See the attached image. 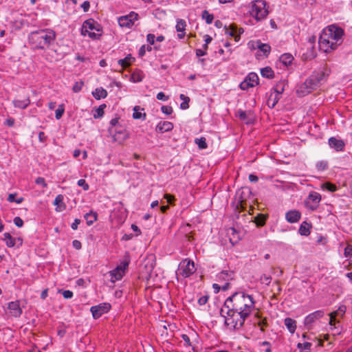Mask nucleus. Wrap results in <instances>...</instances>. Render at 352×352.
I'll use <instances>...</instances> for the list:
<instances>
[{"mask_svg":"<svg viewBox=\"0 0 352 352\" xmlns=\"http://www.w3.org/2000/svg\"><path fill=\"white\" fill-rule=\"evenodd\" d=\"M261 346L263 347L264 352H272L271 344L267 341H263L260 344Z\"/></svg>","mask_w":352,"mask_h":352,"instance_id":"49530a36","label":"nucleus"},{"mask_svg":"<svg viewBox=\"0 0 352 352\" xmlns=\"http://www.w3.org/2000/svg\"><path fill=\"white\" fill-rule=\"evenodd\" d=\"M267 218L263 214H258L254 219V222L257 226H263L265 225Z\"/></svg>","mask_w":352,"mask_h":352,"instance_id":"a19ab883","label":"nucleus"},{"mask_svg":"<svg viewBox=\"0 0 352 352\" xmlns=\"http://www.w3.org/2000/svg\"><path fill=\"white\" fill-rule=\"evenodd\" d=\"M81 8L83 9L84 12H87L90 8V3L88 1H85L81 5Z\"/></svg>","mask_w":352,"mask_h":352,"instance_id":"774afa93","label":"nucleus"},{"mask_svg":"<svg viewBox=\"0 0 352 352\" xmlns=\"http://www.w3.org/2000/svg\"><path fill=\"white\" fill-rule=\"evenodd\" d=\"M131 78L134 82H141L142 80V77L139 74H135V73L131 75Z\"/></svg>","mask_w":352,"mask_h":352,"instance_id":"69168bd1","label":"nucleus"},{"mask_svg":"<svg viewBox=\"0 0 352 352\" xmlns=\"http://www.w3.org/2000/svg\"><path fill=\"white\" fill-rule=\"evenodd\" d=\"M83 85H84V82L82 80L76 82L72 87V91L74 93H78L81 91Z\"/></svg>","mask_w":352,"mask_h":352,"instance_id":"c03bdc74","label":"nucleus"},{"mask_svg":"<svg viewBox=\"0 0 352 352\" xmlns=\"http://www.w3.org/2000/svg\"><path fill=\"white\" fill-rule=\"evenodd\" d=\"M201 16L203 19H205L207 24H211L214 20V15L212 14H210L206 10L202 12Z\"/></svg>","mask_w":352,"mask_h":352,"instance_id":"4c0bfd02","label":"nucleus"},{"mask_svg":"<svg viewBox=\"0 0 352 352\" xmlns=\"http://www.w3.org/2000/svg\"><path fill=\"white\" fill-rule=\"evenodd\" d=\"M284 324L291 333H294L296 329V322L292 318H286L284 320Z\"/></svg>","mask_w":352,"mask_h":352,"instance_id":"bb28decb","label":"nucleus"},{"mask_svg":"<svg viewBox=\"0 0 352 352\" xmlns=\"http://www.w3.org/2000/svg\"><path fill=\"white\" fill-rule=\"evenodd\" d=\"M311 343L310 342H305L302 344L301 343H298L297 344V347L298 349H305V350H310L311 349Z\"/></svg>","mask_w":352,"mask_h":352,"instance_id":"de8ad7c7","label":"nucleus"},{"mask_svg":"<svg viewBox=\"0 0 352 352\" xmlns=\"http://www.w3.org/2000/svg\"><path fill=\"white\" fill-rule=\"evenodd\" d=\"M322 189H325L329 192H333L338 190V188L337 186L331 182H327L321 185Z\"/></svg>","mask_w":352,"mask_h":352,"instance_id":"f704fd0d","label":"nucleus"},{"mask_svg":"<svg viewBox=\"0 0 352 352\" xmlns=\"http://www.w3.org/2000/svg\"><path fill=\"white\" fill-rule=\"evenodd\" d=\"M4 241L8 248H12L16 245V239L13 238L9 232L3 234Z\"/></svg>","mask_w":352,"mask_h":352,"instance_id":"72a5a7b5","label":"nucleus"},{"mask_svg":"<svg viewBox=\"0 0 352 352\" xmlns=\"http://www.w3.org/2000/svg\"><path fill=\"white\" fill-rule=\"evenodd\" d=\"M164 198L166 199L167 202L170 204H173L174 201L176 200L175 197L170 194H165Z\"/></svg>","mask_w":352,"mask_h":352,"instance_id":"6e6d98bb","label":"nucleus"},{"mask_svg":"<svg viewBox=\"0 0 352 352\" xmlns=\"http://www.w3.org/2000/svg\"><path fill=\"white\" fill-rule=\"evenodd\" d=\"M346 307L345 305H340V306L338 307V309L336 311H334V312H333V313L336 316H338V315H339V314H340V315H342H342L346 312Z\"/></svg>","mask_w":352,"mask_h":352,"instance_id":"3c124183","label":"nucleus"},{"mask_svg":"<svg viewBox=\"0 0 352 352\" xmlns=\"http://www.w3.org/2000/svg\"><path fill=\"white\" fill-rule=\"evenodd\" d=\"M256 47L252 44L253 48H258L262 52L265 57H267L271 52V46L267 43H263L261 41H257Z\"/></svg>","mask_w":352,"mask_h":352,"instance_id":"412c9836","label":"nucleus"},{"mask_svg":"<svg viewBox=\"0 0 352 352\" xmlns=\"http://www.w3.org/2000/svg\"><path fill=\"white\" fill-rule=\"evenodd\" d=\"M195 142L198 145L199 149H206L208 147L206 139L204 137L196 138Z\"/></svg>","mask_w":352,"mask_h":352,"instance_id":"58836bf2","label":"nucleus"},{"mask_svg":"<svg viewBox=\"0 0 352 352\" xmlns=\"http://www.w3.org/2000/svg\"><path fill=\"white\" fill-rule=\"evenodd\" d=\"M129 258L126 257L116 269L110 272L111 281L115 283L116 280L122 279L124 275V271L129 264Z\"/></svg>","mask_w":352,"mask_h":352,"instance_id":"1a4fd4ad","label":"nucleus"},{"mask_svg":"<svg viewBox=\"0 0 352 352\" xmlns=\"http://www.w3.org/2000/svg\"><path fill=\"white\" fill-rule=\"evenodd\" d=\"M179 98L183 101L180 104V108L183 110H186L189 108L190 98L182 94L179 96Z\"/></svg>","mask_w":352,"mask_h":352,"instance_id":"c9c22d12","label":"nucleus"},{"mask_svg":"<svg viewBox=\"0 0 352 352\" xmlns=\"http://www.w3.org/2000/svg\"><path fill=\"white\" fill-rule=\"evenodd\" d=\"M140 107L139 106H135L133 108V118L134 119H142L144 120L146 119V115L145 113H141L140 112Z\"/></svg>","mask_w":352,"mask_h":352,"instance_id":"e433bc0d","label":"nucleus"},{"mask_svg":"<svg viewBox=\"0 0 352 352\" xmlns=\"http://www.w3.org/2000/svg\"><path fill=\"white\" fill-rule=\"evenodd\" d=\"M179 270L183 277L188 278L196 271L195 263L189 258H185L180 262Z\"/></svg>","mask_w":352,"mask_h":352,"instance_id":"6e6552de","label":"nucleus"},{"mask_svg":"<svg viewBox=\"0 0 352 352\" xmlns=\"http://www.w3.org/2000/svg\"><path fill=\"white\" fill-rule=\"evenodd\" d=\"M324 311L322 310H317L314 311L309 315H307L304 321V324L305 326L311 325L314 322H315L317 320L322 318L324 316Z\"/></svg>","mask_w":352,"mask_h":352,"instance_id":"2eb2a0df","label":"nucleus"},{"mask_svg":"<svg viewBox=\"0 0 352 352\" xmlns=\"http://www.w3.org/2000/svg\"><path fill=\"white\" fill-rule=\"evenodd\" d=\"M108 95L107 91L102 87H98L92 91V96L96 100L107 98Z\"/></svg>","mask_w":352,"mask_h":352,"instance_id":"5701e85b","label":"nucleus"},{"mask_svg":"<svg viewBox=\"0 0 352 352\" xmlns=\"http://www.w3.org/2000/svg\"><path fill=\"white\" fill-rule=\"evenodd\" d=\"M279 60L280 62L282 63L284 65L288 66L292 64L294 60V57L291 54L285 53L280 56Z\"/></svg>","mask_w":352,"mask_h":352,"instance_id":"c85d7f7f","label":"nucleus"},{"mask_svg":"<svg viewBox=\"0 0 352 352\" xmlns=\"http://www.w3.org/2000/svg\"><path fill=\"white\" fill-rule=\"evenodd\" d=\"M56 34L51 29H43L30 33L28 36L29 43L36 50L48 48L56 40Z\"/></svg>","mask_w":352,"mask_h":352,"instance_id":"7ed1b4c3","label":"nucleus"},{"mask_svg":"<svg viewBox=\"0 0 352 352\" xmlns=\"http://www.w3.org/2000/svg\"><path fill=\"white\" fill-rule=\"evenodd\" d=\"M300 218L301 212L298 210H291L285 214V219L290 223H297Z\"/></svg>","mask_w":352,"mask_h":352,"instance_id":"6ab92c4d","label":"nucleus"},{"mask_svg":"<svg viewBox=\"0 0 352 352\" xmlns=\"http://www.w3.org/2000/svg\"><path fill=\"white\" fill-rule=\"evenodd\" d=\"M107 107L105 104H100L98 107L94 108L93 116L95 119L101 118L104 114V109Z\"/></svg>","mask_w":352,"mask_h":352,"instance_id":"2f4dec72","label":"nucleus"},{"mask_svg":"<svg viewBox=\"0 0 352 352\" xmlns=\"http://www.w3.org/2000/svg\"><path fill=\"white\" fill-rule=\"evenodd\" d=\"M77 184L79 186L82 187L84 190H88L89 188V184L84 179H79Z\"/></svg>","mask_w":352,"mask_h":352,"instance_id":"09e8293b","label":"nucleus"},{"mask_svg":"<svg viewBox=\"0 0 352 352\" xmlns=\"http://www.w3.org/2000/svg\"><path fill=\"white\" fill-rule=\"evenodd\" d=\"M72 245L76 250H80L82 248L81 242L76 239L72 241Z\"/></svg>","mask_w":352,"mask_h":352,"instance_id":"0e129e2a","label":"nucleus"},{"mask_svg":"<svg viewBox=\"0 0 352 352\" xmlns=\"http://www.w3.org/2000/svg\"><path fill=\"white\" fill-rule=\"evenodd\" d=\"M81 220L80 219H76L72 223L71 228L72 230H76L78 229V225L80 223Z\"/></svg>","mask_w":352,"mask_h":352,"instance_id":"338daca9","label":"nucleus"},{"mask_svg":"<svg viewBox=\"0 0 352 352\" xmlns=\"http://www.w3.org/2000/svg\"><path fill=\"white\" fill-rule=\"evenodd\" d=\"M254 296L243 291L236 292L227 298L220 314L224 318L225 325L234 330L241 329L245 320L256 310Z\"/></svg>","mask_w":352,"mask_h":352,"instance_id":"f257e3e1","label":"nucleus"},{"mask_svg":"<svg viewBox=\"0 0 352 352\" xmlns=\"http://www.w3.org/2000/svg\"><path fill=\"white\" fill-rule=\"evenodd\" d=\"M237 115L241 120H245V119L247 118L245 111H244L241 109L238 110Z\"/></svg>","mask_w":352,"mask_h":352,"instance_id":"e2e57ef3","label":"nucleus"},{"mask_svg":"<svg viewBox=\"0 0 352 352\" xmlns=\"http://www.w3.org/2000/svg\"><path fill=\"white\" fill-rule=\"evenodd\" d=\"M280 98H281V96L278 95L277 94H274L273 92L271 93V94L270 95V96L267 100V106L271 109L274 108V107L278 103V102L279 101Z\"/></svg>","mask_w":352,"mask_h":352,"instance_id":"b1692460","label":"nucleus"},{"mask_svg":"<svg viewBox=\"0 0 352 352\" xmlns=\"http://www.w3.org/2000/svg\"><path fill=\"white\" fill-rule=\"evenodd\" d=\"M261 74L263 77L272 79L274 77V72L270 67H265L261 69Z\"/></svg>","mask_w":352,"mask_h":352,"instance_id":"7c9ffc66","label":"nucleus"},{"mask_svg":"<svg viewBox=\"0 0 352 352\" xmlns=\"http://www.w3.org/2000/svg\"><path fill=\"white\" fill-rule=\"evenodd\" d=\"M181 338H182V340L185 342L184 346H192V343L190 342V338H189V336L188 335L182 334L181 336Z\"/></svg>","mask_w":352,"mask_h":352,"instance_id":"5fc2aeb1","label":"nucleus"},{"mask_svg":"<svg viewBox=\"0 0 352 352\" xmlns=\"http://www.w3.org/2000/svg\"><path fill=\"white\" fill-rule=\"evenodd\" d=\"M35 183L38 185H41L43 188L47 187V184L45 182V179L42 177H37L35 180Z\"/></svg>","mask_w":352,"mask_h":352,"instance_id":"864d4df0","label":"nucleus"},{"mask_svg":"<svg viewBox=\"0 0 352 352\" xmlns=\"http://www.w3.org/2000/svg\"><path fill=\"white\" fill-rule=\"evenodd\" d=\"M321 201V195L319 192L311 191L305 201L306 206L311 210L314 211L318 207Z\"/></svg>","mask_w":352,"mask_h":352,"instance_id":"4468645a","label":"nucleus"},{"mask_svg":"<svg viewBox=\"0 0 352 352\" xmlns=\"http://www.w3.org/2000/svg\"><path fill=\"white\" fill-rule=\"evenodd\" d=\"M8 309L10 315L15 318H19L23 311L20 307L19 301H12L8 303Z\"/></svg>","mask_w":352,"mask_h":352,"instance_id":"dca6fc26","label":"nucleus"},{"mask_svg":"<svg viewBox=\"0 0 352 352\" xmlns=\"http://www.w3.org/2000/svg\"><path fill=\"white\" fill-rule=\"evenodd\" d=\"M259 83L258 75L254 72L248 74L245 79L240 83L239 87L242 90H248L250 87H254Z\"/></svg>","mask_w":352,"mask_h":352,"instance_id":"9b49d317","label":"nucleus"},{"mask_svg":"<svg viewBox=\"0 0 352 352\" xmlns=\"http://www.w3.org/2000/svg\"><path fill=\"white\" fill-rule=\"evenodd\" d=\"M226 34H228L229 35H230L231 36H236V25H234V24H232L230 25V30L228 29H226Z\"/></svg>","mask_w":352,"mask_h":352,"instance_id":"a18cd8bd","label":"nucleus"},{"mask_svg":"<svg viewBox=\"0 0 352 352\" xmlns=\"http://www.w3.org/2000/svg\"><path fill=\"white\" fill-rule=\"evenodd\" d=\"M64 197L63 195H58L54 201V205L57 206L56 208V211L57 212H62L66 209V205L63 201Z\"/></svg>","mask_w":352,"mask_h":352,"instance_id":"4be33fe9","label":"nucleus"},{"mask_svg":"<svg viewBox=\"0 0 352 352\" xmlns=\"http://www.w3.org/2000/svg\"><path fill=\"white\" fill-rule=\"evenodd\" d=\"M13 104L14 106L16 108L25 109L30 104V100L29 97H27L24 100H14Z\"/></svg>","mask_w":352,"mask_h":352,"instance_id":"a878e982","label":"nucleus"},{"mask_svg":"<svg viewBox=\"0 0 352 352\" xmlns=\"http://www.w3.org/2000/svg\"><path fill=\"white\" fill-rule=\"evenodd\" d=\"M13 221H14V223L15 224V226L19 228H21L23 226V221L19 217H14Z\"/></svg>","mask_w":352,"mask_h":352,"instance_id":"13d9d810","label":"nucleus"},{"mask_svg":"<svg viewBox=\"0 0 352 352\" xmlns=\"http://www.w3.org/2000/svg\"><path fill=\"white\" fill-rule=\"evenodd\" d=\"M186 26V23L184 19H178L175 28L178 32H183L185 31Z\"/></svg>","mask_w":352,"mask_h":352,"instance_id":"79ce46f5","label":"nucleus"},{"mask_svg":"<svg viewBox=\"0 0 352 352\" xmlns=\"http://www.w3.org/2000/svg\"><path fill=\"white\" fill-rule=\"evenodd\" d=\"M63 296L65 299H70L73 297L74 294L70 290H64L63 292Z\"/></svg>","mask_w":352,"mask_h":352,"instance_id":"052dcab7","label":"nucleus"},{"mask_svg":"<svg viewBox=\"0 0 352 352\" xmlns=\"http://www.w3.org/2000/svg\"><path fill=\"white\" fill-rule=\"evenodd\" d=\"M329 164L327 161L321 160L318 161L316 164V168L319 171H324L328 168Z\"/></svg>","mask_w":352,"mask_h":352,"instance_id":"ea45409f","label":"nucleus"},{"mask_svg":"<svg viewBox=\"0 0 352 352\" xmlns=\"http://www.w3.org/2000/svg\"><path fill=\"white\" fill-rule=\"evenodd\" d=\"M157 99L159 100L166 101L168 99V96H166L164 92L161 91L157 94Z\"/></svg>","mask_w":352,"mask_h":352,"instance_id":"680f3d73","label":"nucleus"},{"mask_svg":"<svg viewBox=\"0 0 352 352\" xmlns=\"http://www.w3.org/2000/svg\"><path fill=\"white\" fill-rule=\"evenodd\" d=\"M111 305L109 302H102L98 305L92 306L90 311L94 319H98L101 317L104 314L110 311Z\"/></svg>","mask_w":352,"mask_h":352,"instance_id":"ddd939ff","label":"nucleus"},{"mask_svg":"<svg viewBox=\"0 0 352 352\" xmlns=\"http://www.w3.org/2000/svg\"><path fill=\"white\" fill-rule=\"evenodd\" d=\"M89 30H96L97 32L100 31V25L97 22H96L93 19H89L83 23L81 33L83 35H86V34L87 33L90 38L94 39H98L101 35L100 34L90 32Z\"/></svg>","mask_w":352,"mask_h":352,"instance_id":"423d86ee","label":"nucleus"},{"mask_svg":"<svg viewBox=\"0 0 352 352\" xmlns=\"http://www.w3.org/2000/svg\"><path fill=\"white\" fill-rule=\"evenodd\" d=\"M161 111L163 113L168 116L170 115L173 111V108L170 106H162L161 107Z\"/></svg>","mask_w":352,"mask_h":352,"instance_id":"8fccbe9b","label":"nucleus"},{"mask_svg":"<svg viewBox=\"0 0 352 352\" xmlns=\"http://www.w3.org/2000/svg\"><path fill=\"white\" fill-rule=\"evenodd\" d=\"M267 3L263 0H256L251 3L250 14L257 21L266 18L269 12L266 8Z\"/></svg>","mask_w":352,"mask_h":352,"instance_id":"20e7f679","label":"nucleus"},{"mask_svg":"<svg viewBox=\"0 0 352 352\" xmlns=\"http://www.w3.org/2000/svg\"><path fill=\"white\" fill-rule=\"evenodd\" d=\"M209 296L208 295L203 296L198 299V303L202 306L207 303Z\"/></svg>","mask_w":352,"mask_h":352,"instance_id":"4d7b16f0","label":"nucleus"},{"mask_svg":"<svg viewBox=\"0 0 352 352\" xmlns=\"http://www.w3.org/2000/svg\"><path fill=\"white\" fill-rule=\"evenodd\" d=\"M329 75V71L324 65L315 69L309 77L297 89V94L304 96L318 89Z\"/></svg>","mask_w":352,"mask_h":352,"instance_id":"f03ea898","label":"nucleus"},{"mask_svg":"<svg viewBox=\"0 0 352 352\" xmlns=\"http://www.w3.org/2000/svg\"><path fill=\"white\" fill-rule=\"evenodd\" d=\"M329 35L324 31L323 34L320 36L318 43L320 47L322 49L324 52H328L331 49V39L328 38Z\"/></svg>","mask_w":352,"mask_h":352,"instance_id":"a211bd4d","label":"nucleus"},{"mask_svg":"<svg viewBox=\"0 0 352 352\" xmlns=\"http://www.w3.org/2000/svg\"><path fill=\"white\" fill-rule=\"evenodd\" d=\"M325 31L329 35L328 38L331 39V49H336L342 43L344 30L336 25H330Z\"/></svg>","mask_w":352,"mask_h":352,"instance_id":"39448f33","label":"nucleus"},{"mask_svg":"<svg viewBox=\"0 0 352 352\" xmlns=\"http://www.w3.org/2000/svg\"><path fill=\"white\" fill-rule=\"evenodd\" d=\"M272 277L270 276H268L267 274H263L261 276V281L263 283H265L266 285H269L271 283Z\"/></svg>","mask_w":352,"mask_h":352,"instance_id":"603ef678","label":"nucleus"},{"mask_svg":"<svg viewBox=\"0 0 352 352\" xmlns=\"http://www.w3.org/2000/svg\"><path fill=\"white\" fill-rule=\"evenodd\" d=\"M256 310V311L252 314V316L250 321L253 326L258 327L260 331L264 333L265 329L268 327L267 318L264 317L257 309Z\"/></svg>","mask_w":352,"mask_h":352,"instance_id":"0eeeda50","label":"nucleus"},{"mask_svg":"<svg viewBox=\"0 0 352 352\" xmlns=\"http://www.w3.org/2000/svg\"><path fill=\"white\" fill-rule=\"evenodd\" d=\"M311 228V224L307 221H303L298 229V232L302 236H308L310 234Z\"/></svg>","mask_w":352,"mask_h":352,"instance_id":"393cba45","label":"nucleus"},{"mask_svg":"<svg viewBox=\"0 0 352 352\" xmlns=\"http://www.w3.org/2000/svg\"><path fill=\"white\" fill-rule=\"evenodd\" d=\"M328 143L329 146L337 152L343 151L345 147L344 142L342 140L337 139L335 137L330 138Z\"/></svg>","mask_w":352,"mask_h":352,"instance_id":"f3484780","label":"nucleus"},{"mask_svg":"<svg viewBox=\"0 0 352 352\" xmlns=\"http://www.w3.org/2000/svg\"><path fill=\"white\" fill-rule=\"evenodd\" d=\"M252 196V190L248 187H243L236 192V199L237 207L244 208L246 206L247 200Z\"/></svg>","mask_w":352,"mask_h":352,"instance_id":"9d476101","label":"nucleus"},{"mask_svg":"<svg viewBox=\"0 0 352 352\" xmlns=\"http://www.w3.org/2000/svg\"><path fill=\"white\" fill-rule=\"evenodd\" d=\"M65 111V106L63 104H60L58 109L55 111V117L57 120H59L63 115Z\"/></svg>","mask_w":352,"mask_h":352,"instance_id":"37998d69","label":"nucleus"},{"mask_svg":"<svg viewBox=\"0 0 352 352\" xmlns=\"http://www.w3.org/2000/svg\"><path fill=\"white\" fill-rule=\"evenodd\" d=\"M98 214L96 212L90 211L84 215V218L87 221L88 226L92 225L97 220Z\"/></svg>","mask_w":352,"mask_h":352,"instance_id":"c756f323","label":"nucleus"},{"mask_svg":"<svg viewBox=\"0 0 352 352\" xmlns=\"http://www.w3.org/2000/svg\"><path fill=\"white\" fill-rule=\"evenodd\" d=\"M173 129V124L168 121H161L156 126V131L164 133L172 131Z\"/></svg>","mask_w":352,"mask_h":352,"instance_id":"aec40b11","label":"nucleus"},{"mask_svg":"<svg viewBox=\"0 0 352 352\" xmlns=\"http://www.w3.org/2000/svg\"><path fill=\"white\" fill-rule=\"evenodd\" d=\"M135 60V58L131 54H128L124 58L120 59L118 63L122 68L128 67L132 62Z\"/></svg>","mask_w":352,"mask_h":352,"instance_id":"cd10ccee","label":"nucleus"},{"mask_svg":"<svg viewBox=\"0 0 352 352\" xmlns=\"http://www.w3.org/2000/svg\"><path fill=\"white\" fill-rule=\"evenodd\" d=\"M285 80H280L278 82L272 89V90L274 91L273 93L277 94L278 95L280 96L285 90Z\"/></svg>","mask_w":352,"mask_h":352,"instance_id":"473e14b6","label":"nucleus"},{"mask_svg":"<svg viewBox=\"0 0 352 352\" xmlns=\"http://www.w3.org/2000/svg\"><path fill=\"white\" fill-rule=\"evenodd\" d=\"M139 18L138 13L132 11L129 14L118 18V23L122 28H131Z\"/></svg>","mask_w":352,"mask_h":352,"instance_id":"f8f14e48","label":"nucleus"},{"mask_svg":"<svg viewBox=\"0 0 352 352\" xmlns=\"http://www.w3.org/2000/svg\"><path fill=\"white\" fill-rule=\"evenodd\" d=\"M155 36L153 34H148L146 36V41L151 45H152L155 43Z\"/></svg>","mask_w":352,"mask_h":352,"instance_id":"bf43d9fd","label":"nucleus"}]
</instances>
